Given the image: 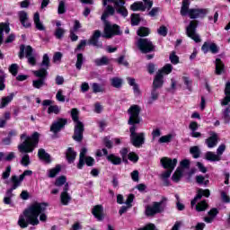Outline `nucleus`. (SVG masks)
<instances>
[{"label": "nucleus", "instance_id": "37998d69", "mask_svg": "<svg viewBox=\"0 0 230 230\" xmlns=\"http://www.w3.org/2000/svg\"><path fill=\"white\" fill-rule=\"evenodd\" d=\"M66 184H67V178H66V176H59L56 179L55 186H57L58 188H60V186L65 187Z\"/></svg>", "mask_w": 230, "mask_h": 230}, {"label": "nucleus", "instance_id": "ddd939ff", "mask_svg": "<svg viewBox=\"0 0 230 230\" xmlns=\"http://www.w3.org/2000/svg\"><path fill=\"white\" fill-rule=\"evenodd\" d=\"M67 125V119L64 118H58L57 120L54 121V123L50 126V132H53V134H58L62 128H65V127Z\"/></svg>", "mask_w": 230, "mask_h": 230}, {"label": "nucleus", "instance_id": "de8ad7c7", "mask_svg": "<svg viewBox=\"0 0 230 230\" xmlns=\"http://www.w3.org/2000/svg\"><path fill=\"white\" fill-rule=\"evenodd\" d=\"M172 172H173V171L167 169V171L164 172L161 174V178L164 181L165 186H169V184H170V182L168 181V179H169L170 175H172Z\"/></svg>", "mask_w": 230, "mask_h": 230}, {"label": "nucleus", "instance_id": "7c9ffc66", "mask_svg": "<svg viewBox=\"0 0 230 230\" xmlns=\"http://www.w3.org/2000/svg\"><path fill=\"white\" fill-rule=\"evenodd\" d=\"M173 137H175V135L173 134H167V135L162 136L158 139V144L163 145L164 143H172Z\"/></svg>", "mask_w": 230, "mask_h": 230}, {"label": "nucleus", "instance_id": "c03bdc74", "mask_svg": "<svg viewBox=\"0 0 230 230\" xmlns=\"http://www.w3.org/2000/svg\"><path fill=\"white\" fill-rule=\"evenodd\" d=\"M190 153L194 157V159H199V157H200V148H199L198 146L190 147Z\"/></svg>", "mask_w": 230, "mask_h": 230}, {"label": "nucleus", "instance_id": "b1692460", "mask_svg": "<svg viewBox=\"0 0 230 230\" xmlns=\"http://www.w3.org/2000/svg\"><path fill=\"white\" fill-rule=\"evenodd\" d=\"M85 155H87V149L85 147H83L80 151L79 163L77 164V168L79 170H82L84 168V164H85Z\"/></svg>", "mask_w": 230, "mask_h": 230}, {"label": "nucleus", "instance_id": "f704fd0d", "mask_svg": "<svg viewBox=\"0 0 230 230\" xmlns=\"http://www.w3.org/2000/svg\"><path fill=\"white\" fill-rule=\"evenodd\" d=\"M106 158H107V161L111 163V164H115L116 166H118L121 164V158L113 154L107 155Z\"/></svg>", "mask_w": 230, "mask_h": 230}, {"label": "nucleus", "instance_id": "0e129e2a", "mask_svg": "<svg viewBox=\"0 0 230 230\" xmlns=\"http://www.w3.org/2000/svg\"><path fill=\"white\" fill-rule=\"evenodd\" d=\"M10 173H12V166H7L5 171L2 173V179L6 180L10 177Z\"/></svg>", "mask_w": 230, "mask_h": 230}, {"label": "nucleus", "instance_id": "7ed1b4c3", "mask_svg": "<svg viewBox=\"0 0 230 230\" xmlns=\"http://www.w3.org/2000/svg\"><path fill=\"white\" fill-rule=\"evenodd\" d=\"M129 114V119L128 124L131 125L129 128L130 132V141L133 146L139 148L142 145L145 144V133H137V126L141 123V119L139 118V113L141 112V107L137 104H133L128 110Z\"/></svg>", "mask_w": 230, "mask_h": 230}, {"label": "nucleus", "instance_id": "4d7b16f0", "mask_svg": "<svg viewBox=\"0 0 230 230\" xmlns=\"http://www.w3.org/2000/svg\"><path fill=\"white\" fill-rule=\"evenodd\" d=\"M161 129L159 128L153 129L151 136H152V141H155L157 137H161Z\"/></svg>", "mask_w": 230, "mask_h": 230}, {"label": "nucleus", "instance_id": "72a5a7b5", "mask_svg": "<svg viewBox=\"0 0 230 230\" xmlns=\"http://www.w3.org/2000/svg\"><path fill=\"white\" fill-rule=\"evenodd\" d=\"M130 10H132L133 12H145V4H143V2H135L133 4L130 5Z\"/></svg>", "mask_w": 230, "mask_h": 230}, {"label": "nucleus", "instance_id": "c85d7f7f", "mask_svg": "<svg viewBox=\"0 0 230 230\" xmlns=\"http://www.w3.org/2000/svg\"><path fill=\"white\" fill-rule=\"evenodd\" d=\"M159 100V90H156L155 88H152L151 90V95L147 99V105L154 104V102H157Z\"/></svg>", "mask_w": 230, "mask_h": 230}, {"label": "nucleus", "instance_id": "69168bd1", "mask_svg": "<svg viewBox=\"0 0 230 230\" xmlns=\"http://www.w3.org/2000/svg\"><path fill=\"white\" fill-rule=\"evenodd\" d=\"M224 152H226V145L225 144H221L217 149V155L219 157H222V155L224 154Z\"/></svg>", "mask_w": 230, "mask_h": 230}, {"label": "nucleus", "instance_id": "774afa93", "mask_svg": "<svg viewBox=\"0 0 230 230\" xmlns=\"http://www.w3.org/2000/svg\"><path fill=\"white\" fill-rule=\"evenodd\" d=\"M138 230H157V228H155V225L149 224V225L146 226L145 227L138 228Z\"/></svg>", "mask_w": 230, "mask_h": 230}, {"label": "nucleus", "instance_id": "aec40b11", "mask_svg": "<svg viewBox=\"0 0 230 230\" xmlns=\"http://www.w3.org/2000/svg\"><path fill=\"white\" fill-rule=\"evenodd\" d=\"M92 213L93 217L97 218V220H103V207H102L101 205L93 207V208L92 209Z\"/></svg>", "mask_w": 230, "mask_h": 230}, {"label": "nucleus", "instance_id": "20e7f679", "mask_svg": "<svg viewBox=\"0 0 230 230\" xmlns=\"http://www.w3.org/2000/svg\"><path fill=\"white\" fill-rule=\"evenodd\" d=\"M40 67L39 70L33 71L36 80L32 81V85L35 89H40L46 85V78H48V70L51 66V60L49 59V55L44 54L42 57V61L40 63Z\"/></svg>", "mask_w": 230, "mask_h": 230}, {"label": "nucleus", "instance_id": "f257e3e1", "mask_svg": "<svg viewBox=\"0 0 230 230\" xmlns=\"http://www.w3.org/2000/svg\"><path fill=\"white\" fill-rule=\"evenodd\" d=\"M47 208L48 203H32L22 215H20L18 226H20L22 229H26L28 226H39L40 222H46L48 220V216H46L44 212ZM39 216L40 221H39Z\"/></svg>", "mask_w": 230, "mask_h": 230}, {"label": "nucleus", "instance_id": "ea45409f", "mask_svg": "<svg viewBox=\"0 0 230 230\" xmlns=\"http://www.w3.org/2000/svg\"><path fill=\"white\" fill-rule=\"evenodd\" d=\"M181 177H182V168L178 167L175 172L173 173L172 179L173 182H179L181 181Z\"/></svg>", "mask_w": 230, "mask_h": 230}, {"label": "nucleus", "instance_id": "e433bc0d", "mask_svg": "<svg viewBox=\"0 0 230 230\" xmlns=\"http://www.w3.org/2000/svg\"><path fill=\"white\" fill-rule=\"evenodd\" d=\"M150 33V28L147 27H139L137 31V35H138V37H148Z\"/></svg>", "mask_w": 230, "mask_h": 230}, {"label": "nucleus", "instance_id": "e2e57ef3", "mask_svg": "<svg viewBox=\"0 0 230 230\" xmlns=\"http://www.w3.org/2000/svg\"><path fill=\"white\" fill-rule=\"evenodd\" d=\"M13 159H15V153L13 152H10L7 155L4 154V161H13Z\"/></svg>", "mask_w": 230, "mask_h": 230}, {"label": "nucleus", "instance_id": "c9c22d12", "mask_svg": "<svg viewBox=\"0 0 230 230\" xmlns=\"http://www.w3.org/2000/svg\"><path fill=\"white\" fill-rule=\"evenodd\" d=\"M61 170H62V166H60V164L56 165V167L49 170L48 177H49L50 179L57 177V175L60 173Z\"/></svg>", "mask_w": 230, "mask_h": 230}, {"label": "nucleus", "instance_id": "a19ab883", "mask_svg": "<svg viewBox=\"0 0 230 230\" xmlns=\"http://www.w3.org/2000/svg\"><path fill=\"white\" fill-rule=\"evenodd\" d=\"M115 10H116L117 13H119L122 17H128V11L123 5L115 6Z\"/></svg>", "mask_w": 230, "mask_h": 230}, {"label": "nucleus", "instance_id": "1a4fd4ad", "mask_svg": "<svg viewBox=\"0 0 230 230\" xmlns=\"http://www.w3.org/2000/svg\"><path fill=\"white\" fill-rule=\"evenodd\" d=\"M167 204H168V199L163 197L159 202L155 201L152 203V205H147L146 207V216L155 217V215L159 213H164V209H166Z\"/></svg>", "mask_w": 230, "mask_h": 230}, {"label": "nucleus", "instance_id": "09e8293b", "mask_svg": "<svg viewBox=\"0 0 230 230\" xmlns=\"http://www.w3.org/2000/svg\"><path fill=\"white\" fill-rule=\"evenodd\" d=\"M196 182L199 185L208 186L209 184V180H206V178L202 175L196 176Z\"/></svg>", "mask_w": 230, "mask_h": 230}, {"label": "nucleus", "instance_id": "6e6552de", "mask_svg": "<svg viewBox=\"0 0 230 230\" xmlns=\"http://www.w3.org/2000/svg\"><path fill=\"white\" fill-rule=\"evenodd\" d=\"M79 114L78 109L73 108L71 110V118L75 123L73 139L80 143L84 139V122L80 121Z\"/></svg>", "mask_w": 230, "mask_h": 230}, {"label": "nucleus", "instance_id": "dca6fc26", "mask_svg": "<svg viewBox=\"0 0 230 230\" xmlns=\"http://www.w3.org/2000/svg\"><path fill=\"white\" fill-rule=\"evenodd\" d=\"M67 191H69V183H66L63 189V192L60 195L61 203L63 206H67V204L71 202V196L69 193H67Z\"/></svg>", "mask_w": 230, "mask_h": 230}, {"label": "nucleus", "instance_id": "f8f14e48", "mask_svg": "<svg viewBox=\"0 0 230 230\" xmlns=\"http://www.w3.org/2000/svg\"><path fill=\"white\" fill-rule=\"evenodd\" d=\"M197 22L191 21L186 28L187 37H190L194 42H200V36L197 33Z\"/></svg>", "mask_w": 230, "mask_h": 230}, {"label": "nucleus", "instance_id": "2f4dec72", "mask_svg": "<svg viewBox=\"0 0 230 230\" xmlns=\"http://www.w3.org/2000/svg\"><path fill=\"white\" fill-rule=\"evenodd\" d=\"M84 62H85V58L84 57V54L77 53L76 54L75 67L78 71H80V69H82V66H84Z\"/></svg>", "mask_w": 230, "mask_h": 230}, {"label": "nucleus", "instance_id": "f3484780", "mask_svg": "<svg viewBox=\"0 0 230 230\" xmlns=\"http://www.w3.org/2000/svg\"><path fill=\"white\" fill-rule=\"evenodd\" d=\"M19 21L22 23L23 28H31V23L29 21L28 13L26 11H20L18 13Z\"/></svg>", "mask_w": 230, "mask_h": 230}, {"label": "nucleus", "instance_id": "473e14b6", "mask_svg": "<svg viewBox=\"0 0 230 230\" xmlns=\"http://www.w3.org/2000/svg\"><path fill=\"white\" fill-rule=\"evenodd\" d=\"M14 93H10L8 96L3 97L0 103V109H4L8 103L13 100Z\"/></svg>", "mask_w": 230, "mask_h": 230}, {"label": "nucleus", "instance_id": "58836bf2", "mask_svg": "<svg viewBox=\"0 0 230 230\" xmlns=\"http://www.w3.org/2000/svg\"><path fill=\"white\" fill-rule=\"evenodd\" d=\"M222 119L225 123H229L230 121V106L226 107L222 110Z\"/></svg>", "mask_w": 230, "mask_h": 230}, {"label": "nucleus", "instance_id": "052dcab7", "mask_svg": "<svg viewBox=\"0 0 230 230\" xmlns=\"http://www.w3.org/2000/svg\"><path fill=\"white\" fill-rule=\"evenodd\" d=\"M21 164H22V166H28L30 164V155L28 154L23 155Z\"/></svg>", "mask_w": 230, "mask_h": 230}, {"label": "nucleus", "instance_id": "a211bd4d", "mask_svg": "<svg viewBox=\"0 0 230 230\" xmlns=\"http://www.w3.org/2000/svg\"><path fill=\"white\" fill-rule=\"evenodd\" d=\"M163 78H164L163 73L161 71H158L156 73V75H155L154 81H153L152 89H156L159 91V89H161V87H163V84L164 83Z\"/></svg>", "mask_w": 230, "mask_h": 230}, {"label": "nucleus", "instance_id": "0eeeda50", "mask_svg": "<svg viewBox=\"0 0 230 230\" xmlns=\"http://www.w3.org/2000/svg\"><path fill=\"white\" fill-rule=\"evenodd\" d=\"M211 195V191L208 189H198L197 190V195L194 197V199L190 201V206L191 208L195 207L196 211L199 212L200 211H206L208 209V202L206 199L200 200L203 197H206L207 199H209ZM197 202H199L197 204Z\"/></svg>", "mask_w": 230, "mask_h": 230}, {"label": "nucleus", "instance_id": "6ab92c4d", "mask_svg": "<svg viewBox=\"0 0 230 230\" xmlns=\"http://www.w3.org/2000/svg\"><path fill=\"white\" fill-rule=\"evenodd\" d=\"M201 50L203 51V53H208V51H211V53L217 54L218 52V47L215 43L205 42L201 47Z\"/></svg>", "mask_w": 230, "mask_h": 230}, {"label": "nucleus", "instance_id": "f03ea898", "mask_svg": "<svg viewBox=\"0 0 230 230\" xmlns=\"http://www.w3.org/2000/svg\"><path fill=\"white\" fill-rule=\"evenodd\" d=\"M115 10L111 5H107L104 13H102L101 19L104 22V31L102 35V31L99 30L94 31L93 36L89 40V44L92 46H95L96 48H103V44L99 41L100 37H103V39H112V37L116 35H121V29L118 24H111L107 18L109 15H112Z\"/></svg>", "mask_w": 230, "mask_h": 230}, {"label": "nucleus", "instance_id": "412c9836", "mask_svg": "<svg viewBox=\"0 0 230 230\" xmlns=\"http://www.w3.org/2000/svg\"><path fill=\"white\" fill-rule=\"evenodd\" d=\"M4 33H10V25L8 23L1 22L0 23V46L3 44L4 40Z\"/></svg>", "mask_w": 230, "mask_h": 230}, {"label": "nucleus", "instance_id": "4be33fe9", "mask_svg": "<svg viewBox=\"0 0 230 230\" xmlns=\"http://www.w3.org/2000/svg\"><path fill=\"white\" fill-rule=\"evenodd\" d=\"M22 181L24 180L21 176L13 175L10 180L12 190H17L22 184Z\"/></svg>", "mask_w": 230, "mask_h": 230}, {"label": "nucleus", "instance_id": "680f3d73", "mask_svg": "<svg viewBox=\"0 0 230 230\" xmlns=\"http://www.w3.org/2000/svg\"><path fill=\"white\" fill-rule=\"evenodd\" d=\"M141 20H139V15L137 14H132L131 17V26H137Z\"/></svg>", "mask_w": 230, "mask_h": 230}, {"label": "nucleus", "instance_id": "9b49d317", "mask_svg": "<svg viewBox=\"0 0 230 230\" xmlns=\"http://www.w3.org/2000/svg\"><path fill=\"white\" fill-rule=\"evenodd\" d=\"M24 57L27 58L28 64L31 66H37V56L35 55L31 46H20L19 58L22 59Z\"/></svg>", "mask_w": 230, "mask_h": 230}, {"label": "nucleus", "instance_id": "49530a36", "mask_svg": "<svg viewBox=\"0 0 230 230\" xmlns=\"http://www.w3.org/2000/svg\"><path fill=\"white\" fill-rule=\"evenodd\" d=\"M66 2L64 0H60L58 6V13L59 15H62L66 13Z\"/></svg>", "mask_w": 230, "mask_h": 230}, {"label": "nucleus", "instance_id": "393cba45", "mask_svg": "<svg viewBox=\"0 0 230 230\" xmlns=\"http://www.w3.org/2000/svg\"><path fill=\"white\" fill-rule=\"evenodd\" d=\"M205 159L207 161H210V163H217L218 161H222V157L211 151H208L205 154Z\"/></svg>", "mask_w": 230, "mask_h": 230}, {"label": "nucleus", "instance_id": "3c124183", "mask_svg": "<svg viewBox=\"0 0 230 230\" xmlns=\"http://www.w3.org/2000/svg\"><path fill=\"white\" fill-rule=\"evenodd\" d=\"M48 114H60V107L58 105H50L48 109Z\"/></svg>", "mask_w": 230, "mask_h": 230}, {"label": "nucleus", "instance_id": "4468645a", "mask_svg": "<svg viewBox=\"0 0 230 230\" xmlns=\"http://www.w3.org/2000/svg\"><path fill=\"white\" fill-rule=\"evenodd\" d=\"M160 163L163 168L165 170H172V172H173V170H175V166H177V158L172 160V158L163 157Z\"/></svg>", "mask_w": 230, "mask_h": 230}, {"label": "nucleus", "instance_id": "864d4df0", "mask_svg": "<svg viewBox=\"0 0 230 230\" xmlns=\"http://www.w3.org/2000/svg\"><path fill=\"white\" fill-rule=\"evenodd\" d=\"M183 83L186 85L188 91H191V87L193 85V81L190 79L188 76H183L182 77Z\"/></svg>", "mask_w": 230, "mask_h": 230}, {"label": "nucleus", "instance_id": "c756f323", "mask_svg": "<svg viewBox=\"0 0 230 230\" xmlns=\"http://www.w3.org/2000/svg\"><path fill=\"white\" fill-rule=\"evenodd\" d=\"M110 82L111 84V87H114L115 89H121L123 86V79L120 77H112L110 79Z\"/></svg>", "mask_w": 230, "mask_h": 230}, {"label": "nucleus", "instance_id": "9d476101", "mask_svg": "<svg viewBox=\"0 0 230 230\" xmlns=\"http://www.w3.org/2000/svg\"><path fill=\"white\" fill-rule=\"evenodd\" d=\"M136 47L142 53H154L157 47L148 38H137L135 42Z\"/></svg>", "mask_w": 230, "mask_h": 230}, {"label": "nucleus", "instance_id": "a878e982", "mask_svg": "<svg viewBox=\"0 0 230 230\" xmlns=\"http://www.w3.org/2000/svg\"><path fill=\"white\" fill-rule=\"evenodd\" d=\"M33 22H34L36 28L40 31H44L46 30V27H44V24L42 23V22H40V14L39 13H34Z\"/></svg>", "mask_w": 230, "mask_h": 230}, {"label": "nucleus", "instance_id": "603ef678", "mask_svg": "<svg viewBox=\"0 0 230 230\" xmlns=\"http://www.w3.org/2000/svg\"><path fill=\"white\" fill-rule=\"evenodd\" d=\"M9 73H11V75H13V76H17V73H19V65L12 64L9 66Z\"/></svg>", "mask_w": 230, "mask_h": 230}, {"label": "nucleus", "instance_id": "cd10ccee", "mask_svg": "<svg viewBox=\"0 0 230 230\" xmlns=\"http://www.w3.org/2000/svg\"><path fill=\"white\" fill-rule=\"evenodd\" d=\"M38 156L41 161L47 163V164H49V163H51V156L49 155V154L46 153V150L44 149L39 150Z\"/></svg>", "mask_w": 230, "mask_h": 230}, {"label": "nucleus", "instance_id": "338daca9", "mask_svg": "<svg viewBox=\"0 0 230 230\" xmlns=\"http://www.w3.org/2000/svg\"><path fill=\"white\" fill-rule=\"evenodd\" d=\"M103 143L106 148H109V149L112 148V141L109 137H104Z\"/></svg>", "mask_w": 230, "mask_h": 230}, {"label": "nucleus", "instance_id": "2eb2a0df", "mask_svg": "<svg viewBox=\"0 0 230 230\" xmlns=\"http://www.w3.org/2000/svg\"><path fill=\"white\" fill-rule=\"evenodd\" d=\"M209 137L205 140V143L208 148H215L218 145V134L215 131L209 132Z\"/></svg>", "mask_w": 230, "mask_h": 230}, {"label": "nucleus", "instance_id": "79ce46f5", "mask_svg": "<svg viewBox=\"0 0 230 230\" xmlns=\"http://www.w3.org/2000/svg\"><path fill=\"white\" fill-rule=\"evenodd\" d=\"M95 66H108L109 64V58L105 56H103L101 58L94 59Z\"/></svg>", "mask_w": 230, "mask_h": 230}, {"label": "nucleus", "instance_id": "5701e85b", "mask_svg": "<svg viewBox=\"0 0 230 230\" xmlns=\"http://www.w3.org/2000/svg\"><path fill=\"white\" fill-rule=\"evenodd\" d=\"M215 64H216V70H215L216 75H220L223 73H226V66L224 65V62H222L221 58H217Z\"/></svg>", "mask_w": 230, "mask_h": 230}, {"label": "nucleus", "instance_id": "423d86ee", "mask_svg": "<svg viewBox=\"0 0 230 230\" xmlns=\"http://www.w3.org/2000/svg\"><path fill=\"white\" fill-rule=\"evenodd\" d=\"M208 9H201V8H192L190 9V0H183L181 8V15L182 17H186L188 15L190 19H199L204 18L208 15Z\"/></svg>", "mask_w": 230, "mask_h": 230}, {"label": "nucleus", "instance_id": "4c0bfd02", "mask_svg": "<svg viewBox=\"0 0 230 230\" xmlns=\"http://www.w3.org/2000/svg\"><path fill=\"white\" fill-rule=\"evenodd\" d=\"M66 159L70 164L75 163V159H76V152H75L71 147L67 149Z\"/></svg>", "mask_w": 230, "mask_h": 230}, {"label": "nucleus", "instance_id": "a18cd8bd", "mask_svg": "<svg viewBox=\"0 0 230 230\" xmlns=\"http://www.w3.org/2000/svg\"><path fill=\"white\" fill-rule=\"evenodd\" d=\"M85 46H87V40H80L77 47L75 49V53H78V51H85Z\"/></svg>", "mask_w": 230, "mask_h": 230}, {"label": "nucleus", "instance_id": "13d9d810", "mask_svg": "<svg viewBox=\"0 0 230 230\" xmlns=\"http://www.w3.org/2000/svg\"><path fill=\"white\" fill-rule=\"evenodd\" d=\"M158 35H161L162 37H166L168 35V29L166 26L162 25L158 30H157Z\"/></svg>", "mask_w": 230, "mask_h": 230}, {"label": "nucleus", "instance_id": "bb28decb", "mask_svg": "<svg viewBox=\"0 0 230 230\" xmlns=\"http://www.w3.org/2000/svg\"><path fill=\"white\" fill-rule=\"evenodd\" d=\"M226 97L221 101L222 107L229 105L230 102V82H227L225 88Z\"/></svg>", "mask_w": 230, "mask_h": 230}, {"label": "nucleus", "instance_id": "6e6d98bb", "mask_svg": "<svg viewBox=\"0 0 230 230\" xmlns=\"http://www.w3.org/2000/svg\"><path fill=\"white\" fill-rule=\"evenodd\" d=\"M172 69H173V66L171 64H167L162 68V70H159V71H161L162 75L163 73H164L165 75H170Z\"/></svg>", "mask_w": 230, "mask_h": 230}, {"label": "nucleus", "instance_id": "5fc2aeb1", "mask_svg": "<svg viewBox=\"0 0 230 230\" xmlns=\"http://www.w3.org/2000/svg\"><path fill=\"white\" fill-rule=\"evenodd\" d=\"M120 155L122 157V160L124 163H128V149L127 147H123L121 150H120Z\"/></svg>", "mask_w": 230, "mask_h": 230}, {"label": "nucleus", "instance_id": "8fccbe9b", "mask_svg": "<svg viewBox=\"0 0 230 230\" xmlns=\"http://www.w3.org/2000/svg\"><path fill=\"white\" fill-rule=\"evenodd\" d=\"M66 33V30H64L62 27L57 28L56 31H54V36L56 39H63L64 34Z\"/></svg>", "mask_w": 230, "mask_h": 230}, {"label": "nucleus", "instance_id": "bf43d9fd", "mask_svg": "<svg viewBox=\"0 0 230 230\" xmlns=\"http://www.w3.org/2000/svg\"><path fill=\"white\" fill-rule=\"evenodd\" d=\"M92 89H93V93H103V88L98 83H93L92 84Z\"/></svg>", "mask_w": 230, "mask_h": 230}, {"label": "nucleus", "instance_id": "39448f33", "mask_svg": "<svg viewBox=\"0 0 230 230\" xmlns=\"http://www.w3.org/2000/svg\"><path fill=\"white\" fill-rule=\"evenodd\" d=\"M40 134L39 132H34L31 136H28L26 133H22L20 139L22 141V144L18 146V150L21 154H30L37 148L39 145V138Z\"/></svg>", "mask_w": 230, "mask_h": 230}]
</instances>
